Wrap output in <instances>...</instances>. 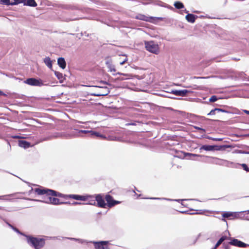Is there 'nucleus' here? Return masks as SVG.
Wrapping results in <instances>:
<instances>
[{
    "label": "nucleus",
    "instance_id": "nucleus-35",
    "mask_svg": "<svg viewBox=\"0 0 249 249\" xmlns=\"http://www.w3.org/2000/svg\"><path fill=\"white\" fill-rule=\"evenodd\" d=\"M124 57V58L120 62V64L121 65H123L125 62H126L127 61V56L125 55H123Z\"/></svg>",
    "mask_w": 249,
    "mask_h": 249
},
{
    "label": "nucleus",
    "instance_id": "nucleus-9",
    "mask_svg": "<svg viewBox=\"0 0 249 249\" xmlns=\"http://www.w3.org/2000/svg\"><path fill=\"white\" fill-rule=\"evenodd\" d=\"M67 196L69 197V198H72L75 200L81 201H86L89 197V196H88L78 195H68Z\"/></svg>",
    "mask_w": 249,
    "mask_h": 249
},
{
    "label": "nucleus",
    "instance_id": "nucleus-10",
    "mask_svg": "<svg viewBox=\"0 0 249 249\" xmlns=\"http://www.w3.org/2000/svg\"><path fill=\"white\" fill-rule=\"evenodd\" d=\"M229 243L231 245L241 248H244L248 246L247 244L236 239L232 240Z\"/></svg>",
    "mask_w": 249,
    "mask_h": 249
},
{
    "label": "nucleus",
    "instance_id": "nucleus-18",
    "mask_svg": "<svg viewBox=\"0 0 249 249\" xmlns=\"http://www.w3.org/2000/svg\"><path fill=\"white\" fill-rule=\"evenodd\" d=\"M24 5L32 7H36L37 3L35 0H24Z\"/></svg>",
    "mask_w": 249,
    "mask_h": 249
},
{
    "label": "nucleus",
    "instance_id": "nucleus-2",
    "mask_svg": "<svg viewBox=\"0 0 249 249\" xmlns=\"http://www.w3.org/2000/svg\"><path fill=\"white\" fill-rule=\"evenodd\" d=\"M144 44L147 51L155 54L160 53V47L157 43L153 41H145Z\"/></svg>",
    "mask_w": 249,
    "mask_h": 249
},
{
    "label": "nucleus",
    "instance_id": "nucleus-14",
    "mask_svg": "<svg viewBox=\"0 0 249 249\" xmlns=\"http://www.w3.org/2000/svg\"><path fill=\"white\" fill-rule=\"evenodd\" d=\"M223 217L225 218H229L232 217V218H230V219H232L233 218L236 217L237 216H239V213L235 212H225L223 214Z\"/></svg>",
    "mask_w": 249,
    "mask_h": 249
},
{
    "label": "nucleus",
    "instance_id": "nucleus-21",
    "mask_svg": "<svg viewBox=\"0 0 249 249\" xmlns=\"http://www.w3.org/2000/svg\"><path fill=\"white\" fill-rule=\"evenodd\" d=\"M106 65L107 66V68L109 70V71L110 72H115L116 69L114 65L112 64V62L110 61H107L106 62Z\"/></svg>",
    "mask_w": 249,
    "mask_h": 249
},
{
    "label": "nucleus",
    "instance_id": "nucleus-42",
    "mask_svg": "<svg viewBox=\"0 0 249 249\" xmlns=\"http://www.w3.org/2000/svg\"><path fill=\"white\" fill-rule=\"evenodd\" d=\"M195 128H196V129H198V130H203V129L202 128H200V127H196H196H195Z\"/></svg>",
    "mask_w": 249,
    "mask_h": 249
},
{
    "label": "nucleus",
    "instance_id": "nucleus-41",
    "mask_svg": "<svg viewBox=\"0 0 249 249\" xmlns=\"http://www.w3.org/2000/svg\"><path fill=\"white\" fill-rule=\"evenodd\" d=\"M71 204L72 205H80V204H82V203H80V202H74Z\"/></svg>",
    "mask_w": 249,
    "mask_h": 249
},
{
    "label": "nucleus",
    "instance_id": "nucleus-38",
    "mask_svg": "<svg viewBox=\"0 0 249 249\" xmlns=\"http://www.w3.org/2000/svg\"><path fill=\"white\" fill-rule=\"evenodd\" d=\"M222 243V242L219 239L214 246L215 249H216Z\"/></svg>",
    "mask_w": 249,
    "mask_h": 249
},
{
    "label": "nucleus",
    "instance_id": "nucleus-15",
    "mask_svg": "<svg viewBox=\"0 0 249 249\" xmlns=\"http://www.w3.org/2000/svg\"><path fill=\"white\" fill-rule=\"evenodd\" d=\"M53 196H51L50 203L51 204L53 205H58V204H70V202H60L59 199L53 197Z\"/></svg>",
    "mask_w": 249,
    "mask_h": 249
},
{
    "label": "nucleus",
    "instance_id": "nucleus-36",
    "mask_svg": "<svg viewBox=\"0 0 249 249\" xmlns=\"http://www.w3.org/2000/svg\"><path fill=\"white\" fill-rule=\"evenodd\" d=\"M149 199H166V200H173L172 199H168V198H159V197H150L149 198Z\"/></svg>",
    "mask_w": 249,
    "mask_h": 249
},
{
    "label": "nucleus",
    "instance_id": "nucleus-8",
    "mask_svg": "<svg viewBox=\"0 0 249 249\" xmlns=\"http://www.w3.org/2000/svg\"><path fill=\"white\" fill-rule=\"evenodd\" d=\"M106 200L107 202V205L109 207H111L113 206H114L116 204L120 203L119 201L114 200L112 197L109 195H107L106 196Z\"/></svg>",
    "mask_w": 249,
    "mask_h": 249
},
{
    "label": "nucleus",
    "instance_id": "nucleus-16",
    "mask_svg": "<svg viewBox=\"0 0 249 249\" xmlns=\"http://www.w3.org/2000/svg\"><path fill=\"white\" fill-rule=\"evenodd\" d=\"M85 196H89L88 199L86 201H88L89 202L87 203V204L92 205H96V200L95 199V196H90V195H85Z\"/></svg>",
    "mask_w": 249,
    "mask_h": 249
},
{
    "label": "nucleus",
    "instance_id": "nucleus-33",
    "mask_svg": "<svg viewBox=\"0 0 249 249\" xmlns=\"http://www.w3.org/2000/svg\"><path fill=\"white\" fill-rule=\"evenodd\" d=\"M2 4L7 5H11V3L10 2V0H0Z\"/></svg>",
    "mask_w": 249,
    "mask_h": 249
},
{
    "label": "nucleus",
    "instance_id": "nucleus-12",
    "mask_svg": "<svg viewBox=\"0 0 249 249\" xmlns=\"http://www.w3.org/2000/svg\"><path fill=\"white\" fill-rule=\"evenodd\" d=\"M190 92V91L184 89V90H175L172 91V93L177 96H184L187 93Z\"/></svg>",
    "mask_w": 249,
    "mask_h": 249
},
{
    "label": "nucleus",
    "instance_id": "nucleus-28",
    "mask_svg": "<svg viewBox=\"0 0 249 249\" xmlns=\"http://www.w3.org/2000/svg\"><path fill=\"white\" fill-rule=\"evenodd\" d=\"M224 112L225 111L222 109L220 108H215L214 109L212 110L208 114V115H214L215 114V112Z\"/></svg>",
    "mask_w": 249,
    "mask_h": 249
},
{
    "label": "nucleus",
    "instance_id": "nucleus-31",
    "mask_svg": "<svg viewBox=\"0 0 249 249\" xmlns=\"http://www.w3.org/2000/svg\"><path fill=\"white\" fill-rule=\"evenodd\" d=\"M7 224L8 225V226H9V227H11V228L13 230H14L16 232H17V233H19V234H20L23 235H24V236H25V235H25L24 234H23V233H22L20 232L18 229H17V228H16L14 227L13 226H12L11 224H9V223H7Z\"/></svg>",
    "mask_w": 249,
    "mask_h": 249
},
{
    "label": "nucleus",
    "instance_id": "nucleus-39",
    "mask_svg": "<svg viewBox=\"0 0 249 249\" xmlns=\"http://www.w3.org/2000/svg\"><path fill=\"white\" fill-rule=\"evenodd\" d=\"M227 236L226 235L222 236L220 240L223 242L225 240L227 239Z\"/></svg>",
    "mask_w": 249,
    "mask_h": 249
},
{
    "label": "nucleus",
    "instance_id": "nucleus-13",
    "mask_svg": "<svg viewBox=\"0 0 249 249\" xmlns=\"http://www.w3.org/2000/svg\"><path fill=\"white\" fill-rule=\"evenodd\" d=\"M136 18L146 21L151 22L154 19V18L147 17L142 14H139L136 17Z\"/></svg>",
    "mask_w": 249,
    "mask_h": 249
},
{
    "label": "nucleus",
    "instance_id": "nucleus-32",
    "mask_svg": "<svg viewBox=\"0 0 249 249\" xmlns=\"http://www.w3.org/2000/svg\"><path fill=\"white\" fill-rule=\"evenodd\" d=\"M14 2L11 3V5H15L19 3H24V0H14Z\"/></svg>",
    "mask_w": 249,
    "mask_h": 249
},
{
    "label": "nucleus",
    "instance_id": "nucleus-27",
    "mask_svg": "<svg viewBox=\"0 0 249 249\" xmlns=\"http://www.w3.org/2000/svg\"><path fill=\"white\" fill-rule=\"evenodd\" d=\"M175 7L178 9L184 8V5L182 3L179 1H176L174 3Z\"/></svg>",
    "mask_w": 249,
    "mask_h": 249
},
{
    "label": "nucleus",
    "instance_id": "nucleus-25",
    "mask_svg": "<svg viewBox=\"0 0 249 249\" xmlns=\"http://www.w3.org/2000/svg\"><path fill=\"white\" fill-rule=\"evenodd\" d=\"M200 149H203L206 151H213L214 150V146L204 145L200 147Z\"/></svg>",
    "mask_w": 249,
    "mask_h": 249
},
{
    "label": "nucleus",
    "instance_id": "nucleus-19",
    "mask_svg": "<svg viewBox=\"0 0 249 249\" xmlns=\"http://www.w3.org/2000/svg\"><path fill=\"white\" fill-rule=\"evenodd\" d=\"M55 75L59 80L60 83H62L64 80H65V76L63 75L62 73H60L58 71H54Z\"/></svg>",
    "mask_w": 249,
    "mask_h": 249
},
{
    "label": "nucleus",
    "instance_id": "nucleus-6",
    "mask_svg": "<svg viewBox=\"0 0 249 249\" xmlns=\"http://www.w3.org/2000/svg\"><path fill=\"white\" fill-rule=\"evenodd\" d=\"M95 198L98 207L104 208H106L107 204L105 203L103 196L101 195H96Z\"/></svg>",
    "mask_w": 249,
    "mask_h": 249
},
{
    "label": "nucleus",
    "instance_id": "nucleus-22",
    "mask_svg": "<svg viewBox=\"0 0 249 249\" xmlns=\"http://www.w3.org/2000/svg\"><path fill=\"white\" fill-rule=\"evenodd\" d=\"M44 62L49 68L51 69L52 68V61L50 57H45L44 59Z\"/></svg>",
    "mask_w": 249,
    "mask_h": 249
},
{
    "label": "nucleus",
    "instance_id": "nucleus-44",
    "mask_svg": "<svg viewBox=\"0 0 249 249\" xmlns=\"http://www.w3.org/2000/svg\"><path fill=\"white\" fill-rule=\"evenodd\" d=\"M245 112H246V113H247L248 114H249V111H248V110H245Z\"/></svg>",
    "mask_w": 249,
    "mask_h": 249
},
{
    "label": "nucleus",
    "instance_id": "nucleus-17",
    "mask_svg": "<svg viewBox=\"0 0 249 249\" xmlns=\"http://www.w3.org/2000/svg\"><path fill=\"white\" fill-rule=\"evenodd\" d=\"M197 18V16H196V15H194L193 14H187L185 17L186 19L188 22H191V23L195 22V20Z\"/></svg>",
    "mask_w": 249,
    "mask_h": 249
},
{
    "label": "nucleus",
    "instance_id": "nucleus-1",
    "mask_svg": "<svg viewBox=\"0 0 249 249\" xmlns=\"http://www.w3.org/2000/svg\"><path fill=\"white\" fill-rule=\"evenodd\" d=\"M25 237L28 244L34 247L35 249H40L45 244V241L43 239L33 237L28 235H25Z\"/></svg>",
    "mask_w": 249,
    "mask_h": 249
},
{
    "label": "nucleus",
    "instance_id": "nucleus-45",
    "mask_svg": "<svg viewBox=\"0 0 249 249\" xmlns=\"http://www.w3.org/2000/svg\"><path fill=\"white\" fill-rule=\"evenodd\" d=\"M0 95H4L1 91L0 90Z\"/></svg>",
    "mask_w": 249,
    "mask_h": 249
},
{
    "label": "nucleus",
    "instance_id": "nucleus-24",
    "mask_svg": "<svg viewBox=\"0 0 249 249\" xmlns=\"http://www.w3.org/2000/svg\"><path fill=\"white\" fill-rule=\"evenodd\" d=\"M18 145L21 147H23L24 148H28L30 146V143L25 141H20L18 142Z\"/></svg>",
    "mask_w": 249,
    "mask_h": 249
},
{
    "label": "nucleus",
    "instance_id": "nucleus-23",
    "mask_svg": "<svg viewBox=\"0 0 249 249\" xmlns=\"http://www.w3.org/2000/svg\"><path fill=\"white\" fill-rule=\"evenodd\" d=\"M90 136H95V137H100L102 139H106V136L102 135V134H100L98 132H95V131H91L90 132Z\"/></svg>",
    "mask_w": 249,
    "mask_h": 249
},
{
    "label": "nucleus",
    "instance_id": "nucleus-34",
    "mask_svg": "<svg viewBox=\"0 0 249 249\" xmlns=\"http://www.w3.org/2000/svg\"><path fill=\"white\" fill-rule=\"evenodd\" d=\"M217 100V98L216 96H212L209 99L210 102H214L216 101Z\"/></svg>",
    "mask_w": 249,
    "mask_h": 249
},
{
    "label": "nucleus",
    "instance_id": "nucleus-11",
    "mask_svg": "<svg viewBox=\"0 0 249 249\" xmlns=\"http://www.w3.org/2000/svg\"><path fill=\"white\" fill-rule=\"evenodd\" d=\"M38 195H45L44 199L43 200H39V201L43 202L44 203H48V204L50 203V201H51V196H52V194L49 193L47 191H46V192H45L43 194H38ZM34 200L38 201V200H36V199H35ZM38 201H39V200H38Z\"/></svg>",
    "mask_w": 249,
    "mask_h": 249
},
{
    "label": "nucleus",
    "instance_id": "nucleus-43",
    "mask_svg": "<svg viewBox=\"0 0 249 249\" xmlns=\"http://www.w3.org/2000/svg\"><path fill=\"white\" fill-rule=\"evenodd\" d=\"M213 140H215V141H221L222 139H213Z\"/></svg>",
    "mask_w": 249,
    "mask_h": 249
},
{
    "label": "nucleus",
    "instance_id": "nucleus-46",
    "mask_svg": "<svg viewBox=\"0 0 249 249\" xmlns=\"http://www.w3.org/2000/svg\"><path fill=\"white\" fill-rule=\"evenodd\" d=\"M225 249H227V248H226Z\"/></svg>",
    "mask_w": 249,
    "mask_h": 249
},
{
    "label": "nucleus",
    "instance_id": "nucleus-4",
    "mask_svg": "<svg viewBox=\"0 0 249 249\" xmlns=\"http://www.w3.org/2000/svg\"><path fill=\"white\" fill-rule=\"evenodd\" d=\"M95 90L91 95L96 96H106L109 93V89L107 87H94Z\"/></svg>",
    "mask_w": 249,
    "mask_h": 249
},
{
    "label": "nucleus",
    "instance_id": "nucleus-3",
    "mask_svg": "<svg viewBox=\"0 0 249 249\" xmlns=\"http://www.w3.org/2000/svg\"><path fill=\"white\" fill-rule=\"evenodd\" d=\"M35 192L37 193V194H43L46 191H47L49 193L52 194V196H59L61 197H63L65 198H68L69 197L67 196L68 195H64L62 194H61L60 193L55 192L53 190L45 189L43 187L38 188L35 189Z\"/></svg>",
    "mask_w": 249,
    "mask_h": 249
},
{
    "label": "nucleus",
    "instance_id": "nucleus-5",
    "mask_svg": "<svg viewBox=\"0 0 249 249\" xmlns=\"http://www.w3.org/2000/svg\"><path fill=\"white\" fill-rule=\"evenodd\" d=\"M96 249H109L108 246V241L93 242Z\"/></svg>",
    "mask_w": 249,
    "mask_h": 249
},
{
    "label": "nucleus",
    "instance_id": "nucleus-40",
    "mask_svg": "<svg viewBox=\"0 0 249 249\" xmlns=\"http://www.w3.org/2000/svg\"><path fill=\"white\" fill-rule=\"evenodd\" d=\"M71 240H75V241H79L80 243H83L84 241L82 240H81V239H76V238H71Z\"/></svg>",
    "mask_w": 249,
    "mask_h": 249
},
{
    "label": "nucleus",
    "instance_id": "nucleus-29",
    "mask_svg": "<svg viewBox=\"0 0 249 249\" xmlns=\"http://www.w3.org/2000/svg\"><path fill=\"white\" fill-rule=\"evenodd\" d=\"M91 131V130H77V133L76 134V136H81V133H89L90 135V132Z\"/></svg>",
    "mask_w": 249,
    "mask_h": 249
},
{
    "label": "nucleus",
    "instance_id": "nucleus-26",
    "mask_svg": "<svg viewBox=\"0 0 249 249\" xmlns=\"http://www.w3.org/2000/svg\"><path fill=\"white\" fill-rule=\"evenodd\" d=\"M117 74H119V75H123L125 76L126 77V78H124V77L120 78V79L121 80H124L125 79H132L133 77L132 75L130 74H124V73H122L120 72H118Z\"/></svg>",
    "mask_w": 249,
    "mask_h": 249
},
{
    "label": "nucleus",
    "instance_id": "nucleus-37",
    "mask_svg": "<svg viewBox=\"0 0 249 249\" xmlns=\"http://www.w3.org/2000/svg\"><path fill=\"white\" fill-rule=\"evenodd\" d=\"M241 165L242 166V167L243 168V169H244L245 170H246V171H247V172H248V171H249V168H248V167L247 165H246V164H241Z\"/></svg>",
    "mask_w": 249,
    "mask_h": 249
},
{
    "label": "nucleus",
    "instance_id": "nucleus-30",
    "mask_svg": "<svg viewBox=\"0 0 249 249\" xmlns=\"http://www.w3.org/2000/svg\"><path fill=\"white\" fill-rule=\"evenodd\" d=\"M186 155L189 156L190 157V159L191 160H194L193 157H204V156H203V155H197V154H191V153H187V154H186Z\"/></svg>",
    "mask_w": 249,
    "mask_h": 249
},
{
    "label": "nucleus",
    "instance_id": "nucleus-20",
    "mask_svg": "<svg viewBox=\"0 0 249 249\" xmlns=\"http://www.w3.org/2000/svg\"><path fill=\"white\" fill-rule=\"evenodd\" d=\"M57 63L59 67L62 69H64L66 68V64L65 60L63 58H59L57 60Z\"/></svg>",
    "mask_w": 249,
    "mask_h": 249
},
{
    "label": "nucleus",
    "instance_id": "nucleus-7",
    "mask_svg": "<svg viewBox=\"0 0 249 249\" xmlns=\"http://www.w3.org/2000/svg\"><path fill=\"white\" fill-rule=\"evenodd\" d=\"M25 83L29 85L35 86H40L42 85V83L39 80L33 78L27 79Z\"/></svg>",
    "mask_w": 249,
    "mask_h": 249
}]
</instances>
